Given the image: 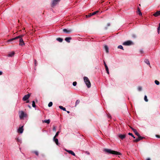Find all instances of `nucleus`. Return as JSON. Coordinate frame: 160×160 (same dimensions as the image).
Here are the masks:
<instances>
[{
	"instance_id": "nucleus-1",
	"label": "nucleus",
	"mask_w": 160,
	"mask_h": 160,
	"mask_svg": "<svg viewBox=\"0 0 160 160\" xmlns=\"http://www.w3.org/2000/svg\"><path fill=\"white\" fill-rule=\"evenodd\" d=\"M104 151L109 153H111L115 155H121V153L114 151L112 150L109 149H105Z\"/></svg>"
},
{
	"instance_id": "nucleus-2",
	"label": "nucleus",
	"mask_w": 160,
	"mask_h": 160,
	"mask_svg": "<svg viewBox=\"0 0 160 160\" xmlns=\"http://www.w3.org/2000/svg\"><path fill=\"white\" fill-rule=\"evenodd\" d=\"M84 82L88 88H90L91 86L90 82L87 77H85L83 78Z\"/></svg>"
},
{
	"instance_id": "nucleus-3",
	"label": "nucleus",
	"mask_w": 160,
	"mask_h": 160,
	"mask_svg": "<svg viewBox=\"0 0 160 160\" xmlns=\"http://www.w3.org/2000/svg\"><path fill=\"white\" fill-rule=\"evenodd\" d=\"M26 114L22 111L19 112V116L20 119H22L23 118L26 117Z\"/></svg>"
},
{
	"instance_id": "nucleus-4",
	"label": "nucleus",
	"mask_w": 160,
	"mask_h": 160,
	"mask_svg": "<svg viewBox=\"0 0 160 160\" xmlns=\"http://www.w3.org/2000/svg\"><path fill=\"white\" fill-rule=\"evenodd\" d=\"M132 42L131 41H127L123 42V45L126 46H129L132 44Z\"/></svg>"
},
{
	"instance_id": "nucleus-5",
	"label": "nucleus",
	"mask_w": 160,
	"mask_h": 160,
	"mask_svg": "<svg viewBox=\"0 0 160 160\" xmlns=\"http://www.w3.org/2000/svg\"><path fill=\"white\" fill-rule=\"evenodd\" d=\"M60 0H53L52 1V7L55 6L60 1Z\"/></svg>"
},
{
	"instance_id": "nucleus-6",
	"label": "nucleus",
	"mask_w": 160,
	"mask_h": 160,
	"mask_svg": "<svg viewBox=\"0 0 160 160\" xmlns=\"http://www.w3.org/2000/svg\"><path fill=\"white\" fill-rule=\"evenodd\" d=\"M138 138L135 139L133 140V142H137L139 141L140 140H142L143 138L142 137H141L139 135V136H138Z\"/></svg>"
},
{
	"instance_id": "nucleus-7",
	"label": "nucleus",
	"mask_w": 160,
	"mask_h": 160,
	"mask_svg": "<svg viewBox=\"0 0 160 160\" xmlns=\"http://www.w3.org/2000/svg\"><path fill=\"white\" fill-rule=\"evenodd\" d=\"M23 126H22L21 127H20L18 129V132L20 133H22L23 132Z\"/></svg>"
},
{
	"instance_id": "nucleus-8",
	"label": "nucleus",
	"mask_w": 160,
	"mask_h": 160,
	"mask_svg": "<svg viewBox=\"0 0 160 160\" xmlns=\"http://www.w3.org/2000/svg\"><path fill=\"white\" fill-rule=\"evenodd\" d=\"M63 31L66 33H69L72 32V30L71 29H64L63 30Z\"/></svg>"
},
{
	"instance_id": "nucleus-9",
	"label": "nucleus",
	"mask_w": 160,
	"mask_h": 160,
	"mask_svg": "<svg viewBox=\"0 0 160 160\" xmlns=\"http://www.w3.org/2000/svg\"><path fill=\"white\" fill-rule=\"evenodd\" d=\"M19 45L21 46H23L24 45L25 43L23 42V40L22 38H20L19 39Z\"/></svg>"
},
{
	"instance_id": "nucleus-10",
	"label": "nucleus",
	"mask_w": 160,
	"mask_h": 160,
	"mask_svg": "<svg viewBox=\"0 0 160 160\" xmlns=\"http://www.w3.org/2000/svg\"><path fill=\"white\" fill-rule=\"evenodd\" d=\"M30 95L29 94L25 95L23 98V100L24 101L27 100L29 98Z\"/></svg>"
},
{
	"instance_id": "nucleus-11",
	"label": "nucleus",
	"mask_w": 160,
	"mask_h": 160,
	"mask_svg": "<svg viewBox=\"0 0 160 160\" xmlns=\"http://www.w3.org/2000/svg\"><path fill=\"white\" fill-rule=\"evenodd\" d=\"M130 128L132 129V130L134 132V133H135V134L137 136H139L140 135L139 133L137 132V130L133 128H132L131 127H130Z\"/></svg>"
},
{
	"instance_id": "nucleus-12",
	"label": "nucleus",
	"mask_w": 160,
	"mask_h": 160,
	"mask_svg": "<svg viewBox=\"0 0 160 160\" xmlns=\"http://www.w3.org/2000/svg\"><path fill=\"white\" fill-rule=\"evenodd\" d=\"M65 150L68 152L69 153L72 154V155L75 156V153L72 150H68L66 149H65Z\"/></svg>"
},
{
	"instance_id": "nucleus-13",
	"label": "nucleus",
	"mask_w": 160,
	"mask_h": 160,
	"mask_svg": "<svg viewBox=\"0 0 160 160\" xmlns=\"http://www.w3.org/2000/svg\"><path fill=\"white\" fill-rule=\"evenodd\" d=\"M118 137L119 138H120L121 139H123L125 138L126 137V135L125 134H123V135L119 134L118 135Z\"/></svg>"
},
{
	"instance_id": "nucleus-14",
	"label": "nucleus",
	"mask_w": 160,
	"mask_h": 160,
	"mask_svg": "<svg viewBox=\"0 0 160 160\" xmlns=\"http://www.w3.org/2000/svg\"><path fill=\"white\" fill-rule=\"evenodd\" d=\"M153 15L155 17H157L160 15V11H158L153 14Z\"/></svg>"
},
{
	"instance_id": "nucleus-15",
	"label": "nucleus",
	"mask_w": 160,
	"mask_h": 160,
	"mask_svg": "<svg viewBox=\"0 0 160 160\" xmlns=\"http://www.w3.org/2000/svg\"><path fill=\"white\" fill-rule=\"evenodd\" d=\"M72 38L70 37H67L65 38V40L68 42H70Z\"/></svg>"
},
{
	"instance_id": "nucleus-16",
	"label": "nucleus",
	"mask_w": 160,
	"mask_h": 160,
	"mask_svg": "<svg viewBox=\"0 0 160 160\" xmlns=\"http://www.w3.org/2000/svg\"><path fill=\"white\" fill-rule=\"evenodd\" d=\"M55 138L56 137H54L53 140L56 144L57 145H58V139L57 138Z\"/></svg>"
},
{
	"instance_id": "nucleus-17",
	"label": "nucleus",
	"mask_w": 160,
	"mask_h": 160,
	"mask_svg": "<svg viewBox=\"0 0 160 160\" xmlns=\"http://www.w3.org/2000/svg\"><path fill=\"white\" fill-rule=\"evenodd\" d=\"M105 49L107 53H108L109 52L108 48V46L106 45H105L104 46Z\"/></svg>"
},
{
	"instance_id": "nucleus-18",
	"label": "nucleus",
	"mask_w": 160,
	"mask_h": 160,
	"mask_svg": "<svg viewBox=\"0 0 160 160\" xmlns=\"http://www.w3.org/2000/svg\"><path fill=\"white\" fill-rule=\"evenodd\" d=\"M43 122H45L47 123V124H49L50 122V119L48 120H45L44 121H42Z\"/></svg>"
},
{
	"instance_id": "nucleus-19",
	"label": "nucleus",
	"mask_w": 160,
	"mask_h": 160,
	"mask_svg": "<svg viewBox=\"0 0 160 160\" xmlns=\"http://www.w3.org/2000/svg\"><path fill=\"white\" fill-rule=\"evenodd\" d=\"M137 12H138V14L139 15H140V16H142V13L141 12V11H140V9L139 8H138Z\"/></svg>"
},
{
	"instance_id": "nucleus-20",
	"label": "nucleus",
	"mask_w": 160,
	"mask_h": 160,
	"mask_svg": "<svg viewBox=\"0 0 160 160\" xmlns=\"http://www.w3.org/2000/svg\"><path fill=\"white\" fill-rule=\"evenodd\" d=\"M59 107L60 109H61L64 111H66L65 108L63 107L62 106H60Z\"/></svg>"
},
{
	"instance_id": "nucleus-21",
	"label": "nucleus",
	"mask_w": 160,
	"mask_h": 160,
	"mask_svg": "<svg viewBox=\"0 0 160 160\" xmlns=\"http://www.w3.org/2000/svg\"><path fill=\"white\" fill-rule=\"evenodd\" d=\"M56 40L60 42H62L63 41V39L60 38H58Z\"/></svg>"
},
{
	"instance_id": "nucleus-22",
	"label": "nucleus",
	"mask_w": 160,
	"mask_h": 160,
	"mask_svg": "<svg viewBox=\"0 0 160 160\" xmlns=\"http://www.w3.org/2000/svg\"><path fill=\"white\" fill-rule=\"evenodd\" d=\"M20 38V36H18V37H16L15 38H11V39H10V40H11V42L12 41H13V40H14L15 39H18L19 38Z\"/></svg>"
},
{
	"instance_id": "nucleus-23",
	"label": "nucleus",
	"mask_w": 160,
	"mask_h": 160,
	"mask_svg": "<svg viewBox=\"0 0 160 160\" xmlns=\"http://www.w3.org/2000/svg\"><path fill=\"white\" fill-rule=\"evenodd\" d=\"M99 12V11H95V12L92 13V14L93 15H94L98 13Z\"/></svg>"
},
{
	"instance_id": "nucleus-24",
	"label": "nucleus",
	"mask_w": 160,
	"mask_h": 160,
	"mask_svg": "<svg viewBox=\"0 0 160 160\" xmlns=\"http://www.w3.org/2000/svg\"><path fill=\"white\" fill-rule=\"evenodd\" d=\"M32 106L34 108H35L36 107L35 102L34 101L32 102Z\"/></svg>"
},
{
	"instance_id": "nucleus-25",
	"label": "nucleus",
	"mask_w": 160,
	"mask_h": 160,
	"mask_svg": "<svg viewBox=\"0 0 160 160\" xmlns=\"http://www.w3.org/2000/svg\"><path fill=\"white\" fill-rule=\"evenodd\" d=\"M155 83L157 85H159L160 84L159 82L157 80L155 81Z\"/></svg>"
},
{
	"instance_id": "nucleus-26",
	"label": "nucleus",
	"mask_w": 160,
	"mask_h": 160,
	"mask_svg": "<svg viewBox=\"0 0 160 160\" xmlns=\"http://www.w3.org/2000/svg\"><path fill=\"white\" fill-rule=\"evenodd\" d=\"M118 48H119V49H122V50H123V47L122 46V45H119V46H118Z\"/></svg>"
},
{
	"instance_id": "nucleus-27",
	"label": "nucleus",
	"mask_w": 160,
	"mask_h": 160,
	"mask_svg": "<svg viewBox=\"0 0 160 160\" xmlns=\"http://www.w3.org/2000/svg\"><path fill=\"white\" fill-rule=\"evenodd\" d=\"M15 54V52L14 51H12L11 52V57H12Z\"/></svg>"
},
{
	"instance_id": "nucleus-28",
	"label": "nucleus",
	"mask_w": 160,
	"mask_h": 160,
	"mask_svg": "<svg viewBox=\"0 0 160 160\" xmlns=\"http://www.w3.org/2000/svg\"><path fill=\"white\" fill-rule=\"evenodd\" d=\"M144 100L146 102L148 101V100L147 99V96L146 95H145L144 96Z\"/></svg>"
},
{
	"instance_id": "nucleus-29",
	"label": "nucleus",
	"mask_w": 160,
	"mask_h": 160,
	"mask_svg": "<svg viewBox=\"0 0 160 160\" xmlns=\"http://www.w3.org/2000/svg\"><path fill=\"white\" fill-rule=\"evenodd\" d=\"M52 105V102H50L48 104V106L49 107H51Z\"/></svg>"
},
{
	"instance_id": "nucleus-30",
	"label": "nucleus",
	"mask_w": 160,
	"mask_h": 160,
	"mask_svg": "<svg viewBox=\"0 0 160 160\" xmlns=\"http://www.w3.org/2000/svg\"><path fill=\"white\" fill-rule=\"evenodd\" d=\"M145 62L147 64L150 65L149 62L148 60H145Z\"/></svg>"
},
{
	"instance_id": "nucleus-31",
	"label": "nucleus",
	"mask_w": 160,
	"mask_h": 160,
	"mask_svg": "<svg viewBox=\"0 0 160 160\" xmlns=\"http://www.w3.org/2000/svg\"><path fill=\"white\" fill-rule=\"evenodd\" d=\"M80 102V101L79 100H77V101H76V104H75V106H76V105H78V104Z\"/></svg>"
},
{
	"instance_id": "nucleus-32",
	"label": "nucleus",
	"mask_w": 160,
	"mask_h": 160,
	"mask_svg": "<svg viewBox=\"0 0 160 160\" xmlns=\"http://www.w3.org/2000/svg\"><path fill=\"white\" fill-rule=\"evenodd\" d=\"M60 132L59 131L57 132L56 133V134L55 136H54V137H56L58 136V135L59 134V133Z\"/></svg>"
},
{
	"instance_id": "nucleus-33",
	"label": "nucleus",
	"mask_w": 160,
	"mask_h": 160,
	"mask_svg": "<svg viewBox=\"0 0 160 160\" xmlns=\"http://www.w3.org/2000/svg\"><path fill=\"white\" fill-rule=\"evenodd\" d=\"M128 135L132 136L134 138H135V137L134 136V135L132 134L131 133H130V132L129 133Z\"/></svg>"
},
{
	"instance_id": "nucleus-34",
	"label": "nucleus",
	"mask_w": 160,
	"mask_h": 160,
	"mask_svg": "<svg viewBox=\"0 0 160 160\" xmlns=\"http://www.w3.org/2000/svg\"><path fill=\"white\" fill-rule=\"evenodd\" d=\"M77 83L76 82H73L72 84L74 86H75L76 85Z\"/></svg>"
},
{
	"instance_id": "nucleus-35",
	"label": "nucleus",
	"mask_w": 160,
	"mask_h": 160,
	"mask_svg": "<svg viewBox=\"0 0 160 160\" xmlns=\"http://www.w3.org/2000/svg\"><path fill=\"white\" fill-rule=\"evenodd\" d=\"M52 130H53V131H56V127L55 126H53Z\"/></svg>"
},
{
	"instance_id": "nucleus-36",
	"label": "nucleus",
	"mask_w": 160,
	"mask_h": 160,
	"mask_svg": "<svg viewBox=\"0 0 160 160\" xmlns=\"http://www.w3.org/2000/svg\"><path fill=\"white\" fill-rule=\"evenodd\" d=\"M92 15H92V13H90L88 15H87L86 16V17H91V16H92Z\"/></svg>"
},
{
	"instance_id": "nucleus-37",
	"label": "nucleus",
	"mask_w": 160,
	"mask_h": 160,
	"mask_svg": "<svg viewBox=\"0 0 160 160\" xmlns=\"http://www.w3.org/2000/svg\"><path fill=\"white\" fill-rule=\"evenodd\" d=\"M34 152L37 156H38V152L36 151H35Z\"/></svg>"
},
{
	"instance_id": "nucleus-38",
	"label": "nucleus",
	"mask_w": 160,
	"mask_h": 160,
	"mask_svg": "<svg viewBox=\"0 0 160 160\" xmlns=\"http://www.w3.org/2000/svg\"><path fill=\"white\" fill-rule=\"evenodd\" d=\"M142 88L141 87H139L138 88V89L139 91H140L142 90Z\"/></svg>"
},
{
	"instance_id": "nucleus-39",
	"label": "nucleus",
	"mask_w": 160,
	"mask_h": 160,
	"mask_svg": "<svg viewBox=\"0 0 160 160\" xmlns=\"http://www.w3.org/2000/svg\"><path fill=\"white\" fill-rule=\"evenodd\" d=\"M35 61V66L37 65V62L36 60H34Z\"/></svg>"
},
{
	"instance_id": "nucleus-40",
	"label": "nucleus",
	"mask_w": 160,
	"mask_h": 160,
	"mask_svg": "<svg viewBox=\"0 0 160 160\" xmlns=\"http://www.w3.org/2000/svg\"><path fill=\"white\" fill-rule=\"evenodd\" d=\"M105 68H106V71L109 70L108 66H106V67H105Z\"/></svg>"
},
{
	"instance_id": "nucleus-41",
	"label": "nucleus",
	"mask_w": 160,
	"mask_h": 160,
	"mask_svg": "<svg viewBox=\"0 0 160 160\" xmlns=\"http://www.w3.org/2000/svg\"><path fill=\"white\" fill-rule=\"evenodd\" d=\"M140 52L142 53H143V50L142 49L140 50Z\"/></svg>"
},
{
	"instance_id": "nucleus-42",
	"label": "nucleus",
	"mask_w": 160,
	"mask_h": 160,
	"mask_svg": "<svg viewBox=\"0 0 160 160\" xmlns=\"http://www.w3.org/2000/svg\"><path fill=\"white\" fill-rule=\"evenodd\" d=\"M156 136L157 137V138H160V136L159 135H156Z\"/></svg>"
},
{
	"instance_id": "nucleus-43",
	"label": "nucleus",
	"mask_w": 160,
	"mask_h": 160,
	"mask_svg": "<svg viewBox=\"0 0 160 160\" xmlns=\"http://www.w3.org/2000/svg\"><path fill=\"white\" fill-rule=\"evenodd\" d=\"M132 37L134 38H135L136 37V36L135 35H132Z\"/></svg>"
},
{
	"instance_id": "nucleus-44",
	"label": "nucleus",
	"mask_w": 160,
	"mask_h": 160,
	"mask_svg": "<svg viewBox=\"0 0 160 160\" xmlns=\"http://www.w3.org/2000/svg\"><path fill=\"white\" fill-rule=\"evenodd\" d=\"M104 64L105 67H106V66H107V65H106L105 62H104Z\"/></svg>"
},
{
	"instance_id": "nucleus-45",
	"label": "nucleus",
	"mask_w": 160,
	"mask_h": 160,
	"mask_svg": "<svg viewBox=\"0 0 160 160\" xmlns=\"http://www.w3.org/2000/svg\"><path fill=\"white\" fill-rule=\"evenodd\" d=\"M2 72L1 71H0V75H2Z\"/></svg>"
},
{
	"instance_id": "nucleus-46",
	"label": "nucleus",
	"mask_w": 160,
	"mask_h": 160,
	"mask_svg": "<svg viewBox=\"0 0 160 160\" xmlns=\"http://www.w3.org/2000/svg\"><path fill=\"white\" fill-rule=\"evenodd\" d=\"M158 29L159 30H160V26H159L158 27Z\"/></svg>"
},
{
	"instance_id": "nucleus-47",
	"label": "nucleus",
	"mask_w": 160,
	"mask_h": 160,
	"mask_svg": "<svg viewBox=\"0 0 160 160\" xmlns=\"http://www.w3.org/2000/svg\"><path fill=\"white\" fill-rule=\"evenodd\" d=\"M107 73H108V74H109V70L107 71Z\"/></svg>"
},
{
	"instance_id": "nucleus-48",
	"label": "nucleus",
	"mask_w": 160,
	"mask_h": 160,
	"mask_svg": "<svg viewBox=\"0 0 160 160\" xmlns=\"http://www.w3.org/2000/svg\"><path fill=\"white\" fill-rule=\"evenodd\" d=\"M108 26H110V23H108Z\"/></svg>"
},
{
	"instance_id": "nucleus-49",
	"label": "nucleus",
	"mask_w": 160,
	"mask_h": 160,
	"mask_svg": "<svg viewBox=\"0 0 160 160\" xmlns=\"http://www.w3.org/2000/svg\"><path fill=\"white\" fill-rule=\"evenodd\" d=\"M160 30H159L158 29V33H159Z\"/></svg>"
},
{
	"instance_id": "nucleus-50",
	"label": "nucleus",
	"mask_w": 160,
	"mask_h": 160,
	"mask_svg": "<svg viewBox=\"0 0 160 160\" xmlns=\"http://www.w3.org/2000/svg\"><path fill=\"white\" fill-rule=\"evenodd\" d=\"M17 140H18V142H20V140H19V139H18Z\"/></svg>"
},
{
	"instance_id": "nucleus-51",
	"label": "nucleus",
	"mask_w": 160,
	"mask_h": 160,
	"mask_svg": "<svg viewBox=\"0 0 160 160\" xmlns=\"http://www.w3.org/2000/svg\"><path fill=\"white\" fill-rule=\"evenodd\" d=\"M146 160H150V159L149 158H148Z\"/></svg>"
},
{
	"instance_id": "nucleus-52",
	"label": "nucleus",
	"mask_w": 160,
	"mask_h": 160,
	"mask_svg": "<svg viewBox=\"0 0 160 160\" xmlns=\"http://www.w3.org/2000/svg\"><path fill=\"white\" fill-rule=\"evenodd\" d=\"M67 113H70V112L69 111H67Z\"/></svg>"
},
{
	"instance_id": "nucleus-53",
	"label": "nucleus",
	"mask_w": 160,
	"mask_h": 160,
	"mask_svg": "<svg viewBox=\"0 0 160 160\" xmlns=\"http://www.w3.org/2000/svg\"><path fill=\"white\" fill-rule=\"evenodd\" d=\"M8 56L9 57L10 56V54H8Z\"/></svg>"
},
{
	"instance_id": "nucleus-54",
	"label": "nucleus",
	"mask_w": 160,
	"mask_h": 160,
	"mask_svg": "<svg viewBox=\"0 0 160 160\" xmlns=\"http://www.w3.org/2000/svg\"><path fill=\"white\" fill-rule=\"evenodd\" d=\"M8 42H9V41H10V39H9V40H8Z\"/></svg>"
},
{
	"instance_id": "nucleus-55",
	"label": "nucleus",
	"mask_w": 160,
	"mask_h": 160,
	"mask_svg": "<svg viewBox=\"0 0 160 160\" xmlns=\"http://www.w3.org/2000/svg\"><path fill=\"white\" fill-rule=\"evenodd\" d=\"M28 102H29V101L27 102V103H28Z\"/></svg>"
},
{
	"instance_id": "nucleus-56",
	"label": "nucleus",
	"mask_w": 160,
	"mask_h": 160,
	"mask_svg": "<svg viewBox=\"0 0 160 160\" xmlns=\"http://www.w3.org/2000/svg\"><path fill=\"white\" fill-rule=\"evenodd\" d=\"M159 26H160V23H159Z\"/></svg>"
},
{
	"instance_id": "nucleus-57",
	"label": "nucleus",
	"mask_w": 160,
	"mask_h": 160,
	"mask_svg": "<svg viewBox=\"0 0 160 160\" xmlns=\"http://www.w3.org/2000/svg\"><path fill=\"white\" fill-rule=\"evenodd\" d=\"M29 107L30 108H31L30 106H29Z\"/></svg>"
}]
</instances>
